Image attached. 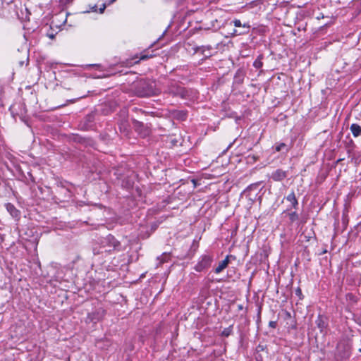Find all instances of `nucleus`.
<instances>
[{"instance_id":"25","label":"nucleus","mask_w":361,"mask_h":361,"mask_svg":"<svg viewBox=\"0 0 361 361\" xmlns=\"http://www.w3.org/2000/svg\"><path fill=\"white\" fill-rule=\"evenodd\" d=\"M262 59H263V55L262 54L259 55L258 57L253 62V66L257 69L261 68L263 66Z\"/></svg>"},{"instance_id":"36","label":"nucleus","mask_w":361,"mask_h":361,"mask_svg":"<svg viewBox=\"0 0 361 361\" xmlns=\"http://www.w3.org/2000/svg\"><path fill=\"white\" fill-rule=\"evenodd\" d=\"M105 8H106V5L104 4H103L102 5V6L99 8V13H102L104 11Z\"/></svg>"},{"instance_id":"18","label":"nucleus","mask_w":361,"mask_h":361,"mask_svg":"<svg viewBox=\"0 0 361 361\" xmlns=\"http://www.w3.org/2000/svg\"><path fill=\"white\" fill-rule=\"evenodd\" d=\"M286 214L288 216L290 224H293L295 221H298L300 219V215L296 211H289L287 212Z\"/></svg>"},{"instance_id":"15","label":"nucleus","mask_w":361,"mask_h":361,"mask_svg":"<svg viewBox=\"0 0 361 361\" xmlns=\"http://www.w3.org/2000/svg\"><path fill=\"white\" fill-rule=\"evenodd\" d=\"M288 176V171H283L281 169H278L276 171H273L271 175V178L274 181H282L283 180Z\"/></svg>"},{"instance_id":"12","label":"nucleus","mask_w":361,"mask_h":361,"mask_svg":"<svg viewBox=\"0 0 361 361\" xmlns=\"http://www.w3.org/2000/svg\"><path fill=\"white\" fill-rule=\"evenodd\" d=\"M315 324L322 334H326L329 326V318L324 314H319L315 320Z\"/></svg>"},{"instance_id":"10","label":"nucleus","mask_w":361,"mask_h":361,"mask_svg":"<svg viewBox=\"0 0 361 361\" xmlns=\"http://www.w3.org/2000/svg\"><path fill=\"white\" fill-rule=\"evenodd\" d=\"M96 114L93 111L86 115L80 122V128L83 130H89L94 124Z\"/></svg>"},{"instance_id":"22","label":"nucleus","mask_w":361,"mask_h":361,"mask_svg":"<svg viewBox=\"0 0 361 361\" xmlns=\"http://www.w3.org/2000/svg\"><path fill=\"white\" fill-rule=\"evenodd\" d=\"M171 259V255L169 253L164 252L161 256H159L157 259L159 261L158 266L161 265L165 262H168Z\"/></svg>"},{"instance_id":"13","label":"nucleus","mask_w":361,"mask_h":361,"mask_svg":"<svg viewBox=\"0 0 361 361\" xmlns=\"http://www.w3.org/2000/svg\"><path fill=\"white\" fill-rule=\"evenodd\" d=\"M283 200L290 202V205L288 206L287 209L283 211V214H286L287 212L290 211L292 209H297L299 205L298 201L296 198L295 192L292 190Z\"/></svg>"},{"instance_id":"4","label":"nucleus","mask_w":361,"mask_h":361,"mask_svg":"<svg viewBox=\"0 0 361 361\" xmlns=\"http://www.w3.org/2000/svg\"><path fill=\"white\" fill-rule=\"evenodd\" d=\"M164 93L168 94L173 97H179L184 99H188L190 98V94L188 90L173 82H171L168 85L166 90L164 91Z\"/></svg>"},{"instance_id":"41","label":"nucleus","mask_w":361,"mask_h":361,"mask_svg":"<svg viewBox=\"0 0 361 361\" xmlns=\"http://www.w3.org/2000/svg\"><path fill=\"white\" fill-rule=\"evenodd\" d=\"M120 129H121H121H124V130L126 129V128H125V126H124V123H121V125H120Z\"/></svg>"},{"instance_id":"45","label":"nucleus","mask_w":361,"mask_h":361,"mask_svg":"<svg viewBox=\"0 0 361 361\" xmlns=\"http://www.w3.org/2000/svg\"><path fill=\"white\" fill-rule=\"evenodd\" d=\"M342 160H343V159H338V160H337V162H340V161H341Z\"/></svg>"},{"instance_id":"26","label":"nucleus","mask_w":361,"mask_h":361,"mask_svg":"<svg viewBox=\"0 0 361 361\" xmlns=\"http://www.w3.org/2000/svg\"><path fill=\"white\" fill-rule=\"evenodd\" d=\"M348 221H349V219H348V216L347 214V213L345 212H343V214H342V232L344 231L347 226H348Z\"/></svg>"},{"instance_id":"29","label":"nucleus","mask_w":361,"mask_h":361,"mask_svg":"<svg viewBox=\"0 0 361 361\" xmlns=\"http://www.w3.org/2000/svg\"><path fill=\"white\" fill-rule=\"evenodd\" d=\"M199 247V244L196 240H193L190 249L193 250V253L196 252Z\"/></svg>"},{"instance_id":"17","label":"nucleus","mask_w":361,"mask_h":361,"mask_svg":"<svg viewBox=\"0 0 361 361\" xmlns=\"http://www.w3.org/2000/svg\"><path fill=\"white\" fill-rule=\"evenodd\" d=\"M5 207L7 212L12 216V217L16 219L20 217V211L13 204L8 202L5 204Z\"/></svg>"},{"instance_id":"5","label":"nucleus","mask_w":361,"mask_h":361,"mask_svg":"<svg viewBox=\"0 0 361 361\" xmlns=\"http://www.w3.org/2000/svg\"><path fill=\"white\" fill-rule=\"evenodd\" d=\"M104 247H107L106 251L108 252H120L123 250L122 245L113 235L109 234L102 242Z\"/></svg>"},{"instance_id":"20","label":"nucleus","mask_w":361,"mask_h":361,"mask_svg":"<svg viewBox=\"0 0 361 361\" xmlns=\"http://www.w3.org/2000/svg\"><path fill=\"white\" fill-rule=\"evenodd\" d=\"M354 137H358L361 135V126L357 123H353L350 128Z\"/></svg>"},{"instance_id":"37","label":"nucleus","mask_w":361,"mask_h":361,"mask_svg":"<svg viewBox=\"0 0 361 361\" xmlns=\"http://www.w3.org/2000/svg\"><path fill=\"white\" fill-rule=\"evenodd\" d=\"M27 175L28 176L30 177V179L32 182L35 183V178L33 177L32 174L30 173V172H28L27 173Z\"/></svg>"},{"instance_id":"21","label":"nucleus","mask_w":361,"mask_h":361,"mask_svg":"<svg viewBox=\"0 0 361 361\" xmlns=\"http://www.w3.org/2000/svg\"><path fill=\"white\" fill-rule=\"evenodd\" d=\"M345 299L350 305H355L359 300V298L352 293H348L345 295Z\"/></svg>"},{"instance_id":"46","label":"nucleus","mask_w":361,"mask_h":361,"mask_svg":"<svg viewBox=\"0 0 361 361\" xmlns=\"http://www.w3.org/2000/svg\"><path fill=\"white\" fill-rule=\"evenodd\" d=\"M242 308H243L242 305H239V309H242Z\"/></svg>"},{"instance_id":"1","label":"nucleus","mask_w":361,"mask_h":361,"mask_svg":"<svg viewBox=\"0 0 361 361\" xmlns=\"http://www.w3.org/2000/svg\"><path fill=\"white\" fill-rule=\"evenodd\" d=\"M135 94L139 97L157 96L161 91L156 86V82L149 79H140L133 84Z\"/></svg>"},{"instance_id":"24","label":"nucleus","mask_w":361,"mask_h":361,"mask_svg":"<svg viewBox=\"0 0 361 361\" xmlns=\"http://www.w3.org/2000/svg\"><path fill=\"white\" fill-rule=\"evenodd\" d=\"M244 80L243 73L238 70L234 75V82L237 84H242Z\"/></svg>"},{"instance_id":"23","label":"nucleus","mask_w":361,"mask_h":361,"mask_svg":"<svg viewBox=\"0 0 361 361\" xmlns=\"http://www.w3.org/2000/svg\"><path fill=\"white\" fill-rule=\"evenodd\" d=\"M291 147L292 145L288 146L286 144L283 142L276 143L275 145V150L276 152H281V150H285V152H288Z\"/></svg>"},{"instance_id":"8","label":"nucleus","mask_w":361,"mask_h":361,"mask_svg":"<svg viewBox=\"0 0 361 361\" xmlns=\"http://www.w3.org/2000/svg\"><path fill=\"white\" fill-rule=\"evenodd\" d=\"M192 49L193 54H199L202 56V60L209 59L214 55V48L211 45L194 46Z\"/></svg>"},{"instance_id":"32","label":"nucleus","mask_w":361,"mask_h":361,"mask_svg":"<svg viewBox=\"0 0 361 361\" xmlns=\"http://www.w3.org/2000/svg\"><path fill=\"white\" fill-rule=\"evenodd\" d=\"M277 323L275 321H270L269 322V326L275 329L276 327Z\"/></svg>"},{"instance_id":"3","label":"nucleus","mask_w":361,"mask_h":361,"mask_svg":"<svg viewBox=\"0 0 361 361\" xmlns=\"http://www.w3.org/2000/svg\"><path fill=\"white\" fill-rule=\"evenodd\" d=\"M69 183L66 181H57L53 200L55 202H68L73 196L72 191L68 188Z\"/></svg>"},{"instance_id":"28","label":"nucleus","mask_w":361,"mask_h":361,"mask_svg":"<svg viewBox=\"0 0 361 361\" xmlns=\"http://www.w3.org/2000/svg\"><path fill=\"white\" fill-rule=\"evenodd\" d=\"M355 147V144L353 140H350V142L346 145L347 149V153L348 154V156L350 157V154L352 153V151L353 150V148Z\"/></svg>"},{"instance_id":"47","label":"nucleus","mask_w":361,"mask_h":361,"mask_svg":"<svg viewBox=\"0 0 361 361\" xmlns=\"http://www.w3.org/2000/svg\"><path fill=\"white\" fill-rule=\"evenodd\" d=\"M232 144H233V143L229 144L228 147H231V146L232 145Z\"/></svg>"},{"instance_id":"44","label":"nucleus","mask_w":361,"mask_h":361,"mask_svg":"<svg viewBox=\"0 0 361 361\" xmlns=\"http://www.w3.org/2000/svg\"><path fill=\"white\" fill-rule=\"evenodd\" d=\"M287 317H290V314L288 312H286Z\"/></svg>"},{"instance_id":"40","label":"nucleus","mask_w":361,"mask_h":361,"mask_svg":"<svg viewBox=\"0 0 361 361\" xmlns=\"http://www.w3.org/2000/svg\"><path fill=\"white\" fill-rule=\"evenodd\" d=\"M120 129H121H121H124V130L126 129V128H125V126H124V123H121V125H120Z\"/></svg>"},{"instance_id":"16","label":"nucleus","mask_w":361,"mask_h":361,"mask_svg":"<svg viewBox=\"0 0 361 361\" xmlns=\"http://www.w3.org/2000/svg\"><path fill=\"white\" fill-rule=\"evenodd\" d=\"M230 257L235 258L232 255H227L226 257V258L224 260L221 261L219 263V265L214 269V272L216 274L221 273L224 269H226L228 267V265L229 264V258Z\"/></svg>"},{"instance_id":"14","label":"nucleus","mask_w":361,"mask_h":361,"mask_svg":"<svg viewBox=\"0 0 361 361\" xmlns=\"http://www.w3.org/2000/svg\"><path fill=\"white\" fill-rule=\"evenodd\" d=\"M73 140L75 142L82 144L85 146H93L94 144V141L92 138L82 137L78 134L73 135Z\"/></svg>"},{"instance_id":"11","label":"nucleus","mask_w":361,"mask_h":361,"mask_svg":"<svg viewBox=\"0 0 361 361\" xmlns=\"http://www.w3.org/2000/svg\"><path fill=\"white\" fill-rule=\"evenodd\" d=\"M132 123L135 130L142 137H145L149 135V129L145 125L135 118H132Z\"/></svg>"},{"instance_id":"39","label":"nucleus","mask_w":361,"mask_h":361,"mask_svg":"<svg viewBox=\"0 0 361 361\" xmlns=\"http://www.w3.org/2000/svg\"><path fill=\"white\" fill-rule=\"evenodd\" d=\"M328 251L326 249H324L320 253L319 255H324L325 253H326Z\"/></svg>"},{"instance_id":"6","label":"nucleus","mask_w":361,"mask_h":361,"mask_svg":"<svg viewBox=\"0 0 361 361\" xmlns=\"http://www.w3.org/2000/svg\"><path fill=\"white\" fill-rule=\"evenodd\" d=\"M212 262V256L209 255H202L200 257L197 263L194 267V269L197 272L204 271L211 267Z\"/></svg>"},{"instance_id":"43","label":"nucleus","mask_w":361,"mask_h":361,"mask_svg":"<svg viewBox=\"0 0 361 361\" xmlns=\"http://www.w3.org/2000/svg\"><path fill=\"white\" fill-rule=\"evenodd\" d=\"M135 111H138V109L137 108H135L134 109ZM139 111L143 113L144 111L142 110V109H139Z\"/></svg>"},{"instance_id":"34","label":"nucleus","mask_w":361,"mask_h":361,"mask_svg":"<svg viewBox=\"0 0 361 361\" xmlns=\"http://www.w3.org/2000/svg\"><path fill=\"white\" fill-rule=\"evenodd\" d=\"M295 295L300 297L302 294V290L300 288H298L296 290H295Z\"/></svg>"},{"instance_id":"42","label":"nucleus","mask_w":361,"mask_h":361,"mask_svg":"<svg viewBox=\"0 0 361 361\" xmlns=\"http://www.w3.org/2000/svg\"><path fill=\"white\" fill-rule=\"evenodd\" d=\"M260 313H261V309L259 308V311H258V317H259V318L260 317Z\"/></svg>"},{"instance_id":"19","label":"nucleus","mask_w":361,"mask_h":361,"mask_svg":"<svg viewBox=\"0 0 361 361\" xmlns=\"http://www.w3.org/2000/svg\"><path fill=\"white\" fill-rule=\"evenodd\" d=\"M174 117L180 121H185L187 118V111L183 110H176L173 112Z\"/></svg>"},{"instance_id":"27","label":"nucleus","mask_w":361,"mask_h":361,"mask_svg":"<svg viewBox=\"0 0 361 361\" xmlns=\"http://www.w3.org/2000/svg\"><path fill=\"white\" fill-rule=\"evenodd\" d=\"M233 332V325H231L230 326L225 328L222 332L221 336L224 337H228Z\"/></svg>"},{"instance_id":"35","label":"nucleus","mask_w":361,"mask_h":361,"mask_svg":"<svg viewBox=\"0 0 361 361\" xmlns=\"http://www.w3.org/2000/svg\"><path fill=\"white\" fill-rule=\"evenodd\" d=\"M87 68L95 67V68H99L101 67V65L100 64H89V65H87Z\"/></svg>"},{"instance_id":"9","label":"nucleus","mask_w":361,"mask_h":361,"mask_svg":"<svg viewBox=\"0 0 361 361\" xmlns=\"http://www.w3.org/2000/svg\"><path fill=\"white\" fill-rule=\"evenodd\" d=\"M231 23L233 24V25L235 27H240V30H234V35H246L249 33L250 29V25L248 22L242 23L240 20L239 19H234Z\"/></svg>"},{"instance_id":"33","label":"nucleus","mask_w":361,"mask_h":361,"mask_svg":"<svg viewBox=\"0 0 361 361\" xmlns=\"http://www.w3.org/2000/svg\"><path fill=\"white\" fill-rule=\"evenodd\" d=\"M87 96V94L81 95L79 97H78L77 99H74L71 100V102L74 103L76 101H78V99H82V98H85Z\"/></svg>"},{"instance_id":"30","label":"nucleus","mask_w":361,"mask_h":361,"mask_svg":"<svg viewBox=\"0 0 361 361\" xmlns=\"http://www.w3.org/2000/svg\"><path fill=\"white\" fill-rule=\"evenodd\" d=\"M152 55H148V54H141L140 57V60H142V61H144V60H147L149 58H152Z\"/></svg>"},{"instance_id":"38","label":"nucleus","mask_w":361,"mask_h":361,"mask_svg":"<svg viewBox=\"0 0 361 361\" xmlns=\"http://www.w3.org/2000/svg\"><path fill=\"white\" fill-rule=\"evenodd\" d=\"M47 37L50 39H54L55 37V35L53 34L52 32L51 33H47Z\"/></svg>"},{"instance_id":"7","label":"nucleus","mask_w":361,"mask_h":361,"mask_svg":"<svg viewBox=\"0 0 361 361\" xmlns=\"http://www.w3.org/2000/svg\"><path fill=\"white\" fill-rule=\"evenodd\" d=\"M106 311L102 307H98L94 309L91 312L88 313L85 318V322L87 324L92 323L94 324L100 322L104 317Z\"/></svg>"},{"instance_id":"31","label":"nucleus","mask_w":361,"mask_h":361,"mask_svg":"<svg viewBox=\"0 0 361 361\" xmlns=\"http://www.w3.org/2000/svg\"><path fill=\"white\" fill-rule=\"evenodd\" d=\"M90 11H92V12H97V6L96 4H94V6H90V10L87 11V12H90Z\"/></svg>"},{"instance_id":"2","label":"nucleus","mask_w":361,"mask_h":361,"mask_svg":"<svg viewBox=\"0 0 361 361\" xmlns=\"http://www.w3.org/2000/svg\"><path fill=\"white\" fill-rule=\"evenodd\" d=\"M263 188L262 182L250 184L243 191L241 197H245L250 206H252L256 201H259L260 204L262 199V195L260 194V192Z\"/></svg>"}]
</instances>
